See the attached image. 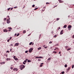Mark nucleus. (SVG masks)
<instances>
[{
  "mask_svg": "<svg viewBox=\"0 0 74 74\" xmlns=\"http://www.w3.org/2000/svg\"><path fill=\"white\" fill-rule=\"evenodd\" d=\"M32 44V42H31L29 43V45H31Z\"/></svg>",
  "mask_w": 74,
  "mask_h": 74,
  "instance_id": "nucleus-28",
  "label": "nucleus"
},
{
  "mask_svg": "<svg viewBox=\"0 0 74 74\" xmlns=\"http://www.w3.org/2000/svg\"><path fill=\"white\" fill-rule=\"evenodd\" d=\"M8 31H9V32H10V31H11V30L10 29H9L8 30Z\"/></svg>",
  "mask_w": 74,
  "mask_h": 74,
  "instance_id": "nucleus-62",
  "label": "nucleus"
},
{
  "mask_svg": "<svg viewBox=\"0 0 74 74\" xmlns=\"http://www.w3.org/2000/svg\"><path fill=\"white\" fill-rule=\"evenodd\" d=\"M35 7V5H32V7Z\"/></svg>",
  "mask_w": 74,
  "mask_h": 74,
  "instance_id": "nucleus-39",
  "label": "nucleus"
},
{
  "mask_svg": "<svg viewBox=\"0 0 74 74\" xmlns=\"http://www.w3.org/2000/svg\"><path fill=\"white\" fill-rule=\"evenodd\" d=\"M24 62H25V63H26V62H27V61H26V60H25L24 61Z\"/></svg>",
  "mask_w": 74,
  "mask_h": 74,
  "instance_id": "nucleus-41",
  "label": "nucleus"
},
{
  "mask_svg": "<svg viewBox=\"0 0 74 74\" xmlns=\"http://www.w3.org/2000/svg\"><path fill=\"white\" fill-rule=\"evenodd\" d=\"M13 10V8H12L10 10Z\"/></svg>",
  "mask_w": 74,
  "mask_h": 74,
  "instance_id": "nucleus-50",
  "label": "nucleus"
},
{
  "mask_svg": "<svg viewBox=\"0 0 74 74\" xmlns=\"http://www.w3.org/2000/svg\"><path fill=\"white\" fill-rule=\"evenodd\" d=\"M45 9H43L42 10V11H45Z\"/></svg>",
  "mask_w": 74,
  "mask_h": 74,
  "instance_id": "nucleus-52",
  "label": "nucleus"
},
{
  "mask_svg": "<svg viewBox=\"0 0 74 74\" xmlns=\"http://www.w3.org/2000/svg\"><path fill=\"white\" fill-rule=\"evenodd\" d=\"M26 30H24L23 31V34L25 33H26Z\"/></svg>",
  "mask_w": 74,
  "mask_h": 74,
  "instance_id": "nucleus-15",
  "label": "nucleus"
},
{
  "mask_svg": "<svg viewBox=\"0 0 74 74\" xmlns=\"http://www.w3.org/2000/svg\"><path fill=\"white\" fill-rule=\"evenodd\" d=\"M5 63V62H1L0 63V64H4Z\"/></svg>",
  "mask_w": 74,
  "mask_h": 74,
  "instance_id": "nucleus-7",
  "label": "nucleus"
},
{
  "mask_svg": "<svg viewBox=\"0 0 74 74\" xmlns=\"http://www.w3.org/2000/svg\"><path fill=\"white\" fill-rule=\"evenodd\" d=\"M67 27V25H65L63 27L64 28H66Z\"/></svg>",
  "mask_w": 74,
  "mask_h": 74,
  "instance_id": "nucleus-11",
  "label": "nucleus"
},
{
  "mask_svg": "<svg viewBox=\"0 0 74 74\" xmlns=\"http://www.w3.org/2000/svg\"><path fill=\"white\" fill-rule=\"evenodd\" d=\"M14 45H15V46H18V45H19V43H16Z\"/></svg>",
  "mask_w": 74,
  "mask_h": 74,
  "instance_id": "nucleus-10",
  "label": "nucleus"
},
{
  "mask_svg": "<svg viewBox=\"0 0 74 74\" xmlns=\"http://www.w3.org/2000/svg\"><path fill=\"white\" fill-rule=\"evenodd\" d=\"M11 9V8H9L8 9V11H9Z\"/></svg>",
  "mask_w": 74,
  "mask_h": 74,
  "instance_id": "nucleus-27",
  "label": "nucleus"
},
{
  "mask_svg": "<svg viewBox=\"0 0 74 74\" xmlns=\"http://www.w3.org/2000/svg\"><path fill=\"white\" fill-rule=\"evenodd\" d=\"M10 20V18H9L8 19H7V23H10V21H9Z\"/></svg>",
  "mask_w": 74,
  "mask_h": 74,
  "instance_id": "nucleus-3",
  "label": "nucleus"
},
{
  "mask_svg": "<svg viewBox=\"0 0 74 74\" xmlns=\"http://www.w3.org/2000/svg\"><path fill=\"white\" fill-rule=\"evenodd\" d=\"M73 38H74V35H73Z\"/></svg>",
  "mask_w": 74,
  "mask_h": 74,
  "instance_id": "nucleus-49",
  "label": "nucleus"
},
{
  "mask_svg": "<svg viewBox=\"0 0 74 74\" xmlns=\"http://www.w3.org/2000/svg\"><path fill=\"white\" fill-rule=\"evenodd\" d=\"M64 67H67V64H65V65H64Z\"/></svg>",
  "mask_w": 74,
  "mask_h": 74,
  "instance_id": "nucleus-21",
  "label": "nucleus"
},
{
  "mask_svg": "<svg viewBox=\"0 0 74 74\" xmlns=\"http://www.w3.org/2000/svg\"><path fill=\"white\" fill-rule=\"evenodd\" d=\"M11 70H13V68L12 67H11Z\"/></svg>",
  "mask_w": 74,
  "mask_h": 74,
  "instance_id": "nucleus-46",
  "label": "nucleus"
},
{
  "mask_svg": "<svg viewBox=\"0 0 74 74\" xmlns=\"http://www.w3.org/2000/svg\"><path fill=\"white\" fill-rule=\"evenodd\" d=\"M41 49V47H40L39 48H38V50H40V49Z\"/></svg>",
  "mask_w": 74,
  "mask_h": 74,
  "instance_id": "nucleus-12",
  "label": "nucleus"
},
{
  "mask_svg": "<svg viewBox=\"0 0 74 74\" xmlns=\"http://www.w3.org/2000/svg\"><path fill=\"white\" fill-rule=\"evenodd\" d=\"M13 70H14V71H17L18 70V69L14 68L13 69Z\"/></svg>",
  "mask_w": 74,
  "mask_h": 74,
  "instance_id": "nucleus-9",
  "label": "nucleus"
},
{
  "mask_svg": "<svg viewBox=\"0 0 74 74\" xmlns=\"http://www.w3.org/2000/svg\"><path fill=\"white\" fill-rule=\"evenodd\" d=\"M10 39H8L7 40V42H9L10 41Z\"/></svg>",
  "mask_w": 74,
  "mask_h": 74,
  "instance_id": "nucleus-32",
  "label": "nucleus"
},
{
  "mask_svg": "<svg viewBox=\"0 0 74 74\" xmlns=\"http://www.w3.org/2000/svg\"><path fill=\"white\" fill-rule=\"evenodd\" d=\"M59 19H60V18H57V21H59Z\"/></svg>",
  "mask_w": 74,
  "mask_h": 74,
  "instance_id": "nucleus-29",
  "label": "nucleus"
},
{
  "mask_svg": "<svg viewBox=\"0 0 74 74\" xmlns=\"http://www.w3.org/2000/svg\"><path fill=\"white\" fill-rule=\"evenodd\" d=\"M40 64L42 65V64H44V63H41Z\"/></svg>",
  "mask_w": 74,
  "mask_h": 74,
  "instance_id": "nucleus-48",
  "label": "nucleus"
},
{
  "mask_svg": "<svg viewBox=\"0 0 74 74\" xmlns=\"http://www.w3.org/2000/svg\"><path fill=\"white\" fill-rule=\"evenodd\" d=\"M45 47V45H43V47Z\"/></svg>",
  "mask_w": 74,
  "mask_h": 74,
  "instance_id": "nucleus-56",
  "label": "nucleus"
},
{
  "mask_svg": "<svg viewBox=\"0 0 74 74\" xmlns=\"http://www.w3.org/2000/svg\"><path fill=\"white\" fill-rule=\"evenodd\" d=\"M3 32H8V30H7V29H5L3 30Z\"/></svg>",
  "mask_w": 74,
  "mask_h": 74,
  "instance_id": "nucleus-5",
  "label": "nucleus"
},
{
  "mask_svg": "<svg viewBox=\"0 0 74 74\" xmlns=\"http://www.w3.org/2000/svg\"><path fill=\"white\" fill-rule=\"evenodd\" d=\"M47 60H51V58H49Z\"/></svg>",
  "mask_w": 74,
  "mask_h": 74,
  "instance_id": "nucleus-22",
  "label": "nucleus"
},
{
  "mask_svg": "<svg viewBox=\"0 0 74 74\" xmlns=\"http://www.w3.org/2000/svg\"><path fill=\"white\" fill-rule=\"evenodd\" d=\"M63 34V30H62L60 33V34Z\"/></svg>",
  "mask_w": 74,
  "mask_h": 74,
  "instance_id": "nucleus-6",
  "label": "nucleus"
},
{
  "mask_svg": "<svg viewBox=\"0 0 74 74\" xmlns=\"http://www.w3.org/2000/svg\"><path fill=\"white\" fill-rule=\"evenodd\" d=\"M57 53V52L55 51H54L53 52V53Z\"/></svg>",
  "mask_w": 74,
  "mask_h": 74,
  "instance_id": "nucleus-17",
  "label": "nucleus"
},
{
  "mask_svg": "<svg viewBox=\"0 0 74 74\" xmlns=\"http://www.w3.org/2000/svg\"><path fill=\"white\" fill-rule=\"evenodd\" d=\"M41 59H38V61L39 62L40 61H41Z\"/></svg>",
  "mask_w": 74,
  "mask_h": 74,
  "instance_id": "nucleus-30",
  "label": "nucleus"
},
{
  "mask_svg": "<svg viewBox=\"0 0 74 74\" xmlns=\"http://www.w3.org/2000/svg\"><path fill=\"white\" fill-rule=\"evenodd\" d=\"M10 60V58H7L6 59V60L8 61V60Z\"/></svg>",
  "mask_w": 74,
  "mask_h": 74,
  "instance_id": "nucleus-13",
  "label": "nucleus"
},
{
  "mask_svg": "<svg viewBox=\"0 0 74 74\" xmlns=\"http://www.w3.org/2000/svg\"><path fill=\"white\" fill-rule=\"evenodd\" d=\"M33 48H30L29 50V53H32V51H33Z\"/></svg>",
  "mask_w": 74,
  "mask_h": 74,
  "instance_id": "nucleus-2",
  "label": "nucleus"
},
{
  "mask_svg": "<svg viewBox=\"0 0 74 74\" xmlns=\"http://www.w3.org/2000/svg\"><path fill=\"white\" fill-rule=\"evenodd\" d=\"M36 59H39V57H36Z\"/></svg>",
  "mask_w": 74,
  "mask_h": 74,
  "instance_id": "nucleus-26",
  "label": "nucleus"
},
{
  "mask_svg": "<svg viewBox=\"0 0 74 74\" xmlns=\"http://www.w3.org/2000/svg\"><path fill=\"white\" fill-rule=\"evenodd\" d=\"M6 52L7 53L8 52V53H9L10 52V51H7Z\"/></svg>",
  "mask_w": 74,
  "mask_h": 74,
  "instance_id": "nucleus-42",
  "label": "nucleus"
},
{
  "mask_svg": "<svg viewBox=\"0 0 74 74\" xmlns=\"http://www.w3.org/2000/svg\"><path fill=\"white\" fill-rule=\"evenodd\" d=\"M71 49V48H69L68 49H67V51H70Z\"/></svg>",
  "mask_w": 74,
  "mask_h": 74,
  "instance_id": "nucleus-18",
  "label": "nucleus"
},
{
  "mask_svg": "<svg viewBox=\"0 0 74 74\" xmlns=\"http://www.w3.org/2000/svg\"><path fill=\"white\" fill-rule=\"evenodd\" d=\"M13 58H14V59L16 58H15V56H14Z\"/></svg>",
  "mask_w": 74,
  "mask_h": 74,
  "instance_id": "nucleus-45",
  "label": "nucleus"
},
{
  "mask_svg": "<svg viewBox=\"0 0 74 74\" xmlns=\"http://www.w3.org/2000/svg\"><path fill=\"white\" fill-rule=\"evenodd\" d=\"M16 34H14L15 36H16Z\"/></svg>",
  "mask_w": 74,
  "mask_h": 74,
  "instance_id": "nucleus-58",
  "label": "nucleus"
},
{
  "mask_svg": "<svg viewBox=\"0 0 74 74\" xmlns=\"http://www.w3.org/2000/svg\"><path fill=\"white\" fill-rule=\"evenodd\" d=\"M57 49H58V48H56V49H54V51H56V50Z\"/></svg>",
  "mask_w": 74,
  "mask_h": 74,
  "instance_id": "nucleus-44",
  "label": "nucleus"
},
{
  "mask_svg": "<svg viewBox=\"0 0 74 74\" xmlns=\"http://www.w3.org/2000/svg\"><path fill=\"white\" fill-rule=\"evenodd\" d=\"M70 67H69L67 69V70H68V71H69V70H70Z\"/></svg>",
  "mask_w": 74,
  "mask_h": 74,
  "instance_id": "nucleus-16",
  "label": "nucleus"
},
{
  "mask_svg": "<svg viewBox=\"0 0 74 74\" xmlns=\"http://www.w3.org/2000/svg\"><path fill=\"white\" fill-rule=\"evenodd\" d=\"M52 42H51V41H50L49 42V43H50V44H52Z\"/></svg>",
  "mask_w": 74,
  "mask_h": 74,
  "instance_id": "nucleus-38",
  "label": "nucleus"
},
{
  "mask_svg": "<svg viewBox=\"0 0 74 74\" xmlns=\"http://www.w3.org/2000/svg\"><path fill=\"white\" fill-rule=\"evenodd\" d=\"M25 8V6H24L23 7V8Z\"/></svg>",
  "mask_w": 74,
  "mask_h": 74,
  "instance_id": "nucleus-64",
  "label": "nucleus"
},
{
  "mask_svg": "<svg viewBox=\"0 0 74 74\" xmlns=\"http://www.w3.org/2000/svg\"><path fill=\"white\" fill-rule=\"evenodd\" d=\"M74 65H73L72 66V69H73V68H74Z\"/></svg>",
  "mask_w": 74,
  "mask_h": 74,
  "instance_id": "nucleus-31",
  "label": "nucleus"
},
{
  "mask_svg": "<svg viewBox=\"0 0 74 74\" xmlns=\"http://www.w3.org/2000/svg\"><path fill=\"white\" fill-rule=\"evenodd\" d=\"M23 64H25L26 63H25L23 62Z\"/></svg>",
  "mask_w": 74,
  "mask_h": 74,
  "instance_id": "nucleus-55",
  "label": "nucleus"
},
{
  "mask_svg": "<svg viewBox=\"0 0 74 74\" xmlns=\"http://www.w3.org/2000/svg\"><path fill=\"white\" fill-rule=\"evenodd\" d=\"M48 48L47 46L45 47V49H46V48Z\"/></svg>",
  "mask_w": 74,
  "mask_h": 74,
  "instance_id": "nucleus-37",
  "label": "nucleus"
},
{
  "mask_svg": "<svg viewBox=\"0 0 74 74\" xmlns=\"http://www.w3.org/2000/svg\"><path fill=\"white\" fill-rule=\"evenodd\" d=\"M42 66H43L42 65H40V66L41 67H42Z\"/></svg>",
  "mask_w": 74,
  "mask_h": 74,
  "instance_id": "nucleus-51",
  "label": "nucleus"
},
{
  "mask_svg": "<svg viewBox=\"0 0 74 74\" xmlns=\"http://www.w3.org/2000/svg\"><path fill=\"white\" fill-rule=\"evenodd\" d=\"M43 57H41V56H40V57H39V59H42V58H43Z\"/></svg>",
  "mask_w": 74,
  "mask_h": 74,
  "instance_id": "nucleus-19",
  "label": "nucleus"
},
{
  "mask_svg": "<svg viewBox=\"0 0 74 74\" xmlns=\"http://www.w3.org/2000/svg\"><path fill=\"white\" fill-rule=\"evenodd\" d=\"M28 52V51H25V53H27Z\"/></svg>",
  "mask_w": 74,
  "mask_h": 74,
  "instance_id": "nucleus-23",
  "label": "nucleus"
},
{
  "mask_svg": "<svg viewBox=\"0 0 74 74\" xmlns=\"http://www.w3.org/2000/svg\"><path fill=\"white\" fill-rule=\"evenodd\" d=\"M60 29V27H59L58 30H59V29Z\"/></svg>",
  "mask_w": 74,
  "mask_h": 74,
  "instance_id": "nucleus-54",
  "label": "nucleus"
},
{
  "mask_svg": "<svg viewBox=\"0 0 74 74\" xmlns=\"http://www.w3.org/2000/svg\"><path fill=\"white\" fill-rule=\"evenodd\" d=\"M4 20H5H5H6V18H5Z\"/></svg>",
  "mask_w": 74,
  "mask_h": 74,
  "instance_id": "nucleus-63",
  "label": "nucleus"
},
{
  "mask_svg": "<svg viewBox=\"0 0 74 74\" xmlns=\"http://www.w3.org/2000/svg\"><path fill=\"white\" fill-rule=\"evenodd\" d=\"M72 26L71 25H69L68 26V28L69 29V30H71V29H70V28H71Z\"/></svg>",
  "mask_w": 74,
  "mask_h": 74,
  "instance_id": "nucleus-4",
  "label": "nucleus"
},
{
  "mask_svg": "<svg viewBox=\"0 0 74 74\" xmlns=\"http://www.w3.org/2000/svg\"><path fill=\"white\" fill-rule=\"evenodd\" d=\"M19 34H17V36H19Z\"/></svg>",
  "mask_w": 74,
  "mask_h": 74,
  "instance_id": "nucleus-40",
  "label": "nucleus"
},
{
  "mask_svg": "<svg viewBox=\"0 0 74 74\" xmlns=\"http://www.w3.org/2000/svg\"><path fill=\"white\" fill-rule=\"evenodd\" d=\"M61 53L60 51L59 52V54H60Z\"/></svg>",
  "mask_w": 74,
  "mask_h": 74,
  "instance_id": "nucleus-60",
  "label": "nucleus"
},
{
  "mask_svg": "<svg viewBox=\"0 0 74 74\" xmlns=\"http://www.w3.org/2000/svg\"><path fill=\"white\" fill-rule=\"evenodd\" d=\"M59 45V44H57L56 45V46H57V45Z\"/></svg>",
  "mask_w": 74,
  "mask_h": 74,
  "instance_id": "nucleus-59",
  "label": "nucleus"
},
{
  "mask_svg": "<svg viewBox=\"0 0 74 74\" xmlns=\"http://www.w3.org/2000/svg\"><path fill=\"white\" fill-rule=\"evenodd\" d=\"M61 73H62V74H64V71L62 72H61Z\"/></svg>",
  "mask_w": 74,
  "mask_h": 74,
  "instance_id": "nucleus-24",
  "label": "nucleus"
},
{
  "mask_svg": "<svg viewBox=\"0 0 74 74\" xmlns=\"http://www.w3.org/2000/svg\"><path fill=\"white\" fill-rule=\"evenodd\" d=\"M11 46H13V45L12 44H11Z\"/></svg>",
  "mask_w": 74,
  "mask_h": 74,
  "instance_id": "nucleus-57",
  "label": "nucleus"
},
{
  "mask_svg": "<svg viewBox=\"0 0 74 74\" xmlns=\"http://www.w3.org/2000/svg\"><path fill=\"white\" fill-rule=\"evenodd\" d=\"M67 47H68V46H66L65 47L66 49H67Z\"/></svg>",
  "mask_w": 74,
  "mask_h": 74,
  "instance_id": "nucleus-36",
  "label": "nucleus"
},
{
  "mask_svg": "<svg viewBox=\"0 0 74 74\" xmlns=\"http://www.w3.org/2000/svg\"><path fill=\"white\" fill-rule=\"evenodd\" d=\"M46 4H49V3L48 2H47Z\"/></svg>",
  "mask_w": 74,
  "mask_h": 74,
  "instance_id": "nucleus-33",
  "label": "nucleus"
},
{
  "mask_svg": "<svg viewBox=\"0 0 74 74\" xmlns=\"http://www.w3.org/2000/svg\"><path fill=\"white\" fill-rule=\"evenodd\" d=\"M17 8V7H14V8Z\"/></svg>",
  "mask_w": 74,
  "mask_h": 74,
  "instance_id": "nucleus-53",
  "label": "nucleus"
},
{
  "mask_svg": "<svg viewBox=\"0 0 74 74\" xmlns=\"http://www.w3.org/2000/svg\"><path fill=\"white\" fill-rule=\"evenodd\" d=\"M31 62V60H28L27 62Z\"/></svg>",
  "mask_w": 74,
  "mask_h": 74,
  "instance_id": "nucleus-20",
  "label": "nucleus"
},
{
  "mask_svg": "<svg viewBox=\"0 0 74 74\" xmlns=\"http://www.w3.org/2000/svg\"><path fill=\"white\" fill-rule=\"evenodd\" d=\"M9 29H11V30H12V28H11V27H8Z\"/></svg>",
  "mask_w": 74,
  "mask_h": 74,
  "instance_id": "nucleus-43",
  "label": "nucleus"
},
{
  "mask_svg": "<svg viewBox=\"0 0 74 74\" xmlns=\"http://www.w3.org/2000/svg\"><path fill=\"white\" fill-rule=\"evenodd\" d=\"M11 39H12V38L11 37L9 39L10 40H11Z\"/></svg>",
  "mask_w": 74,
  "mask_h": 74,
  "instance_id": "nucleus-35",
  "label": "nucleus"
},
{
  "mask_svg": "<svg viewBox=\"0 0 74 74\" xmlns=\"http://www.w3.org/2000/svg\"><path fill=\"white\" fill-rule=\"evenodd\" d=\"M37 9H38V8H36L34 9V10H37Z\"/></svg>",
  "mask_w": 74,
  "mask_h": 74,
  "instance_id": "nucleus-34",
  "label": "nucleus"
},
{
  "mask_svg": "<svg viewBox=\"0 0 74 74\" xmlns=\"http://www.w3.org/2000/svg\"><path fill=\"white\" fill-rule=\"evenodd\" d=\"M57 36V35H56L55 36H53V37H54V38L56 37Z\"/></svg>",
  "mask_w": 74,
  "mask_h": 74,
  "instance_id": "nucleus-25",
  "label": "nucleus"
},
{
  "mask_svg": "<svg viewBox=\"0 0 74 74\" xmlns=\"http://www.w3.org/2000/svg\"><path fill=\"white\" fill-rule=\"evenodd\" d=\"M41 34H40L39 35V38L41 37Z\"/></svg>",
  "mask_w": 74,
  "mask_h": 74,
  "instance_id": "nucleus-47",
  "label": "nucleus"
},
{
  "mask_svg": "<svg viewBox=\"0 0 74 74\" xmlns=\"http://www.w3.org/2000/svg\"><path fill=\"white\" fill-rule=\"evenodd\" d=\"M58 1L60 2V3H63V1L62 0H58Z\"/></svg>",
  "mask_w": 74,
  "mask_h": 74,
  "instance_id": "nucleus-8",
  "label": "nucleus"
},
{
  "mask_svg": "<svg viewBox=\"0 0 74 74\" xmlns=\"http://www.w3.org/2000/svg\"><path fill=\"white\" fill-rule=\"evenodd\" d=\"M14 60H18V59L17 58H14Z\"/></svg>",
  "mask_w": 74,
  "mask_h": 74,
  "instance_id": "nucleus-14",
  "label": "nucleus"
},
{
  "mask_svg": "<svg viewBox=\"0 0 74 74\" xmlns=\"http://www.w3.org/2000/svg\"><path fill=\"white\" fill-rule=\"evenodd\" d=\"M20 67L21 69V70H22V69H23L25 67V65H21Z\"/></svg>",
  "mask_w": 74,
  "mask_h": 74,
  "instance_id": "nucleus-1",
  "label": "nucleus"
},
{
  "mask_svg": "<svg viewBox=\"0 0 74 74\" xmlns=\"http://www.w3.org/2000/svg\"><path fill=\"white\" fill-rule=\"evenodd\" d=\"M25 60H26V61H27V60H28V59H27Z\"/></svg>",
  "mask_w": 74,
  "mask_h": 74,
  "instance_id": "nucleus-61",
  "label": "nucleus"
}]
</instances>
